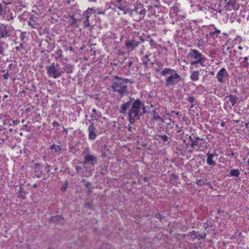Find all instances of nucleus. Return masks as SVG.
<instances>
[{
	"instance_id": "49530a36",
	"label": "nucleus",
	"mask_w": 249,
	"mask_h": 249,
	"mask_svg": "<svg viewBox=\"0 0 249 249\" xmlns=\"http://www.w3.org/2000/svg\"><path fill=\"white\" fill-rule=\"evenodd\" d=\"M8 76H9V73H8V72L7 71L6 73H5L4 74H3L2 75V77L4 79L7 80L8 79Z\"/></svg>"
},
{
	"instance_id": "338daca9",
	"label": "nucleus",
	"mask_w": 249,
	"mask_h": 249,
	"mask_svg": "<svg viewBox=\"0 0 249 249\" xmlns=\"http://www.w3.org/2000/svg\"><path fill=\"white\" fill-rule=\"evenodd\" d=\"M27 125H23L22 127L20 128V130H24L25 128H26Z\"/></svg>"
},
{
	"instance_id": "9b49d317",
	"label": "nucleus",
	"mask_w": 249,
	"mask_h": 249,
	"mask_svg": "<svg viewBox=\"0 0 249 249\" xmlns=\"http://www.w3.org/2000/svg\"><path fill=\"white\" fill-rule=\"evenodd\" d=\"M140 43V42L137 41L135 39L126 40L125 41V45L128 52H132Z\"/></svg>"
},
{
	"instance_id": "bb28decb",
	"label": "nucleus",
	"mask_w": 249,
	"mask_h": 249,
	"mask_svg": "<svg viewBox=\"0 0 249 249\" xmlns=\"http://www.w3.org/2000/svg\"><path fill=\"white\" fill-rule=\"evenodd\" d=\"M52 56L54 57L56 60H58L59 59L62 57V51L61 50H58L55 51L52 54Z\"/></svg>"
},
{
	"instance_id": "69168bd1",
	"label": "nucleus",
	"mask_w": 249,
	"mask_h": 249,
	"mask_svg": "<svg viewBox=\"0 0 249 249\" xmlns=\"http://www.w3.org/2000/svg\"><path fill=\"white\" fill-rule=\"evenodd\" d=\"M172 113H175L176 115H180V114L179 112H177L175 113V111H172Z\"/></svg>"
},
{
	"instance_id": "680f3d73",
	"label": "nucleus",
	"mask_w": 249,
	"mask_h": 249,
	"mask_svg": "<svg viewBox=\"0 0 249 249\" xmlns=\"http://www.w3.org/2000/svg\"><path fill=\"white\" fill-rule=\"evenodd\" d=\"M103 171L102 172V174L103 175H106L107 173V170L106 169L105 170H103Z\"/></svg>"
},
{
	"instance_id": "774afa93",
	"label": "nucleus",
	"mask_w": 249,
	"mask_h": 249,
	"mask_svg": "<svg viewBox=\"0 0 249 249\" xmlns=\"http://www.w3.org/2000/svg\"><path fill=\"white\" fill-rule=\"evenodd\" d=\"M140 38L141 41L140 42L141 43V42H144V41H145V40H144V39H143L142 36H140Z\"/></svg>"
},
{
	"instance_id": "c9c22d12",
	"label": "nucleus",
	"mask_w": 249,
	"mask_h": 249,
	"mask_svg": "<svg viewBox=\"0 0 249 249\" xmlns=\"http://www.w3.org/2000/svg\"><path fill=\"white\" fill-rule=\"evenodd\" d=\"M117 8L123 11V13L124 14H127V10L126 9V8L125 7H123L122 5H119V6H118L117 7Z\"/></svg>"
},
{
	"instance_id": "f03ea898",
	"label": "nucleus",
	"mask_w": 249,
	"mask_h": 249,
	"mask_svg": "<svg viewBox=\"0 0 249 249\" xmlns=\"http://www.w3.org/2000/svg\"><path fill=\"white\" fill-rule=\"evenodd\" d=\"M111 81L110 88L113 93H117L121 97L127 93V84L130 82L129 79L113 75L111 77Z\"/></svg>"
},
{
	"instance_id": "a211bd4d",
	"label": "nucleus",
	"mask_w": 249,
	"mask_h": 249,
	"mask_svg": "<svg viewBox=\"0 0 249 249\" xmlns=\"http://www.w3.org/2000/svg\"><path fill=\"white\" fill-rule=\"evenodd\" d=\"M228 98L229 99V101L231 102L232 107L234 106L238 101V98L232 94H230L229 95L225 97L224 99V101H227Z\"/></svg>"
},
{
	"instance_id": "a19ab883",
	"label": "nucleus",
	"mask_w": 249,
	"mask_h": 249,
	"mask_svg": "<svg viewBox=\"0 0 249 249\" xmlns=\"http://www.w3.org/2000/svg\"><path fill=\"white\" fill-rule=\"evenodd\" d=\"M14 18V16H13L12 15V13H10L9 15H7L6 16V20H8V21H10L11 20H12Z\"/></svg>"
},
{
	"instance_id": "b1692460",
	"label": "nucleus",
	"mask_w": 249,
	"mask_h": 249,
	"mask_svg": "<svg viewBox=\"0 0 249 249\" xmlns=\"http://www.w3.org/2000/svg\"><path fill=\"white\" fill-rule=\"evenodd\" d=\"M206 60V58L205 56L200 59L198 61H191L190 64L191 66H195L197 64H200L202 67L206 66V64H205V61Z\"/></svg>"
},
{
	"instance_id": "0e129e2a",
	"label": "nucleus",
	"mask_w": 249,
	"mask_h": 249,
	"mask_svg": "<svg viewBox=\"0 0 249 249\" xmlns=\"http://www.w3.org/2000/svg\"><path fill=\"white\" fill-rule=\"evenodd\" d=\"M229 156H231V157H233L235 155L234 152L231 151V153L230 154H229Z\"/></svg>"
},
{
	"instance_id": "603ef678",
	"label": "nucleus",
	"mask_w": 249,
	"mask_h": 249,
	"mask_svg": "<svg viewBox=\"0 0 249 249\" xmlns=\"http://www.w3.org/2000/svg\"><path fill=\"white\" fill-rule=\"evenodd\" d=\"M132 65H133V61H131V60L129 61L128 62V63H127V65H128V67H129V68H130L131 67V66H132Z\"/></svg>"
},
{
	"instance_id": "8fccbe9b",
	"label": "nucleus",
	"mask_w": 249,
	"mask_h": 249,
	"mask_svg": "<svg viewBox=\"0 0 249 249\" xmlns=\"http://www.w3.org/2000/svg\"><path fill=\"white\" fill-rule=\"evenodd\" d=\"M12 123L15 125H18L20 123V121L19 120H13L12 121Z\"/></svg>"
},
{
	"instance_id": "052dcab7",
	"label": "nucleus",
	"mask_w": 249,
	"mask_h": 249,
	"mask_svg": "<svg viewBox=\"0 0 249 249\" xmlns=\"http://www.w3.org/2000/svg\"><path fill=\"white\" fill-rule=\"evenodd\" d=\"M85 16L86 20H89L90 15H84Z\"/></svg>"
},
{
	"instance_id": "6e6552de",
	"label": "nucleus",
	"mask_w": 249,
	"mask_h": 249,
	"mask_svg": "<svg viewBox=\"0 0 249 249\" xmlns=\"http://www.w3.org/2000/svg\"><path fill=\"white\" fill-rule=\"evenodd\" d=\"M14 28L8 24L0 23V37L7 38L11 36Z\"/></svg>"
},
{
	"instance_id": "7ed1b4c3",
	"label": "nucleus",
	"mask_w": 249,
	"mask_h": 249,
	"mask_svg": "<svg viewBox=\"0 0 249 249\" xmlns=\"http://www.w3.org/2000/svg\"><path fill=\"white\" fill-rule=\"evenodd\" d=\"M160 74L167 77L165 81L166 87H174L178 84L181 80L180 75L175 70L170 68H165Z\"/></svg>"
},
{
	"instance_id": "0eeeda50",
	"label": "nucleus",
	"mask_w": 249,
	"mask_h": 249,
	"mask_svg": "<svg viewBox=\"0 0 249 249\" xmlns=\"http://www.w3.org/2000/svg\"><path fill=\"white\" fill-rule=\"evenodd\" d=\"M75 170L77 173L81 177H88L92 175L94 169H92L90 166H76Z\"/></svg>"
},
{
	"instance_id": "cd10ccee",
	"label": "nucleus",
	"mask_w": 249,
	"mask_h": 249,
	"mask_svg": "<svg viewBox=\"0 0 249 249\" xmlns=\"http://www.w3.org/2000/svg\"><path fill=\"white\" fill-rule=\"evenodd\" d=\"M63 69V70L64 71H66V72L67 74L71 73L73 72V66L71 65L65 64Z\"/></svg>"
},
{
	"instance_id": "4c0bfd02",
	"label": "nucleus",
	"mask_w": 249,
	"mask_h": 249,
	"mask_svg": "<svg viewBox=\"0 0 249 249\" xmlns=\"http://www.w3.org/2000/svg\"><path fill=\"white\" fill-rule=\"evenodd\" d=\"M26 34V32H22L19 36V37L22 41H23L24 40V39L25 38V35Z\"/></svg>"
},
{
	"instance_id": "864d4df0",
	"label": "nucleus",
	"mask_w": 249,
	"mask_h": 249,
	"mask_svg": "<svg viewBox=\"0 0 249 249\" xmlns=\"http://www.w3.org/2000/svg\"><path fill=\"white\" fill-rule=\"evenodd\" d=\"M69 149L70 150V152H71L74 149V146L73 145H70Z\"/></svg>"
},
{
	"instance_id": "2eb2a0df",
	"label": "nucleus",
	"mask_w": 249,
	"mask_h": 249,
	"mask_svg": "<svg viewBox=\"0 0 249 249\" xmlns=\"http://www.w3.org/2000/svg\"><path fill=\"white\" fill-rule=\"evenodd\" d=\"M224 7L226 10H234L236 11L239 9V5L235 0H230L226 3Z\"/></svg>"
},
{
	"instance_id": "bf43d9fd",
	"label": "nucleus",
	"mask_w": 249,
	"mask_h": 249,
	"mask_svg": "<svg viewBox=\"0 0 249 249\" xmlns=\"http://www.w3.org/2000/svg\"><path fill=\"white\" fill-rule=\"evenodd\" d=\"M172 10L174 12H176L177 11V8L173 7L172 8Z\"/></svg>"
},
{
	"instance_id": "5fc2aeb1",
	"label": "nucleus",
	"mask_w": 249,
	"mask_h": 249,
	"mask_svg": "<svg viewBox=\"0 0 249 249\" xmlns=\"http://www.w3.org/2000/svg\"><path fill=\"white\" fill-rule=\"evenodd\" d=\"M28 24L30 26H31L32 28H35V26L32 23L31 21H28Z\"/></svg>"
},
{
	"instance_id": "09e8293b",
	"label": "nucleus",
	"mask_w": 249,
	"mask_h": 249,
	"mask_svg": "<svg viewBox=\"0 0 249 249\" xmlns=\"http://www.w3.org/2000/svg\"><path fill=\"white\" fill-rule=\"evenodd\" d=\"M91 185V183L89 182H87L85 183V186H86V188H87V189L90 188Z\"/></svg>"
},
{
	"instance_id": "f8f14e48",
	"label": "nucleus",
	"mask_w": 249,
	"mask_h": 249,
	"mask_svg": "<svg viewBox=\"0 0 249 249\" xmlns=\"http://www.w3.org/2000/svg\"><path fill=\"white\" fill-rule=\"evenodd\" d=\"M148 10L150 11L151 13L155 16H159V14L161 11V5L160 3L154 4L147 6Z\"/></svg>"
},
{
	"instance_id": "13d9d810",
	"label": "nucleus",
	"mask_w": 249,
	"mask_h": 249,
	"mask_svg": "<svg viewBox=\"0 0 249 249\" xmlns=\"http://www.w3.org/2000/svg\"><path fill=\"white\" fill-rule=\"evenodd\" d=\"M63 132H64L66 135L68 134V131L66 128H65L64 127H63Z\"/></svg>"
},
{
	"instance_id": "c85d7f7f",
	"label": "nucleus",
	"mask_w": 249,
	"mask_h": 249,
	"mask_svg": "<svg viewBox=\"0 0 249 249\" xmlns=\"http://www.w3.org/2000/svg\"><path fill=\"white\" fill-rule=\"evenodd\" d=\"M199 72L198 71H192L190 76L191 79L194 81H196L199 79Z\"/></svg>"
},
{
	"instance_id": "7c9ffc66",
	"label": "nucleus",
	"mask_w": 249,
	"mask_h": 249,
	"mask_svg": "<svg viewBox=\"0 0 249 249\" xmlns=\"http://www.w3.org/2000/svg\"><path fill=\"white\" fill-rule=\"evenodd\" d=\"M240 175V171L238 169H232L231 170L229 175L231 177H238Z\"/></svg>"
},
{
	"instance_id": "72a5a7b5",
	"label": "nucleus",
	"mask_w": 249,
	"mask_h": 249,
	"mask_svg": "<svg viewBox=\"0 0 249 249\" xmlns=\"http://www.w3.org/2000/svg\"><path fill=\"white\" fill-rule=\"evenodd\" d=\"M159 138H160L164 142H165L168 141V137L167 136L165 135H158Z\"/></svg>"
},
{
	"instance_id": "423d86ee",
	"label": "nucleus",
	"mask_w": 249,
	"mask_h": 249,
	"mask_svg": "<svg viewBox=\"0 0 249 249\" xmlns=\"http://www.w3.org/2000/svg\"><path fill=\"white\" fill-rule=\"evenodd\" d=\"M34 170L35 176L40 178L42 175L48 174L50 172V165L46 164L44 166L40 163L35 164Z\"/></svg>"
},
{
	"instance_id": "473e14b6",
	"label": "nucleus",
	"mask_w": 249,
	"mask_h": 249,
	"mask_svg": "<svg viewBox=\"0 0 249 249\" xmlns=\"http://www.w3.org/2000/svg\"><path fill=\"white\" fill-rule=\"evenodd\" d=\"M196 184L199 186H203V185H205V182H204V181L203 179H197L196 180Z\"/></svg>"
},
{
	"instance_id": "e433bc0d",
	"label": "nucleus",
	"mask_w": 249,
	"mask_h": 249,
	"mask_svg": "<svg viewBox=\"0 0 249 249\" xmlns=\"http://www.w3.org/2000/svg\"><path fill=\"white\" fill-rule=\"evenodd\" d=\"M93 11L92 8H89L85 12L84 15H91V12Z\"/></svg>"
},
{
	"instance_id": "79ce46f5",
	"label": "nucleus",
	"mask_w": 249,
	"mask_h": 249,
	"mask_svg": "<svg viewBox=\"0 0 249 249\" xmlns=\"http://www.w3.org/2000/svg\"><path fill=\"white\" fill-rule=\"evenodd\" d=\"M13 0H2V2L5 5H10L12 3Z\"/></svg>"
},
{
	"instance_id": "f3484780",
	"label": "nucleus",
	"mask_w": 249,
	"mask_h": 249,
	"mask_svg": "<svg viewBox=\"0 0 249 249\" xmlns=\"http://www.w3.org/2000/svg\"><path fill=\"white\" fill-rule=\"evenodd\" d=\"M207 163L210 166H215L216 164V162L213 160V158L214 157V156H217V154L216 153H215L214 154H211L210 152H208L207 154Z\"/></svg>"
},
{
	"instance_id": "393cba45",
	"label": "nucleus",
	"mask_w": 249,
	"mask_h": 249,
	"mask_svg": "<svg viewBox=\"0 0 249 249\" xmlns=\"http://www.w3.org/2000/svg\"><path fill=\"white\" fill-rule=\"evenodd\" d=\"M50 149L52 150V151H53L58 155H60L61 154V145L53 144L51 146Z\"/></svg>"
},
{
	"instance_id": "a18cd8bd",
	"label": "nucleus",
	"mask_w": 249,
	"mask_h": 249,
	"mask_svg": "<svg viewBox=\"0 0 249 249\" xmlns=\"http://www.w3.org/2000/svg\"><path fill=\"white\" fill-rule=\"evenodd\" d=\"M3 124L4 125L11 126V124L9 123V121L8 120H4L3 121Z\"/></svg>"
},
{
	"instance_id": "de8ad7c7",
	"label": "nucleus",
	"mask_w": 249,
	"mask_h": 249,
	"mask_svg": "<svg viewBox=\"0 0 249 249\" xmlns=\"http://www.w3.org/2000/svg\"><path fill=\"white\" fill-rule=\"evenodd\" d=\"M52 125L53 127L55 126H59L60 124H59V123L57 122L56 121H54L52 123Z\"/></svg>"
},
{
	"instance_id": "2f4dec72",
	"label": "nucleus",
	"mask_w": 249,
	"mask_h": 249,
	"mask_svg": "<svg viewBox=\"0 0 249 249\" xmlns=\"http://www.w3.org/2000/svg\"><path fill=\"white\" fill-rule=\"evenodd\" d=\"M21 185H22V184H20V185L19 186H18V188L16 189L18 193L25 194L26 193L25 191L21 187Z\"/></svg>"
},
{
	"instance_id": "9d476101",
	"label": "nucleus",
	"mask_w": 249,
	"mask_h": 249,
	"mask_svg": "<svg viewBox=\"0 0 249 249\" xmlns=\"http://www.w3.org/2000/svg\"><path fill=\"white\" fill-rule=\"evenodd\" d=\"M135 4V8L133 11L139 14L140 19H143L146 13L145 9L144 8L143 4L138 1L136 2Z\"/></svg>"
},
{
	"instance_id": "37998d69",
	"label": "nucleus",
	"mask_w": 249,
	"mask_h": 249,
	"mask_svg": "<svg viewBox=\"0 0 249 249\" xmlns=\"http://www.w3.org/2000/svg\"><path fill=\"white\" fill-rule=\"evenodd\" d=\"M16 50H17V51H18L19 50H21V49H23V50H24V47H23V45L22 43H20L19 44V46H17L15 48Z\"/></svg>"
},
{
	"instance_id": "6ab92c4d",
	"label": "nucleus",
	"mask_w": 249,
	"mask_h": 249,
	"mask_svg": "<svg viewBox=\"0 0 249 249\" xmlns=\"http://www.w3.org/2000/svg\"><path fill=\"white\" fill-rule=\"evenodd\" d=\"M92 112L93 114H92L90 117L92 118L91 120L98 121L100 118L102 117V114L100 112L97 111L95 108H93L92 110Z\"/></svg>"
},
{
	"instance_id": "20e7f679",
	"label": "nucleus",
	"mask_w": 249,
	"mask_h": 249,
	"mask_svg": "<svg viewBox=\"0 0 249 249\" xmlns=\"http://www.w3.org/2000/svg\"><path fill=\"white\" fill-rule=\"evenodd\" d=\"M47 73L50 77L56 79L60 77L65 71L63 70L60 67L59 64H54L53 63L51 65L46 67Z\"/></svg>"
},
{
	"instance_id": "c756f323",
	"label": "nucleus",
	"mask_w": 249,
	"mask_h": 249,
	"mask_svg": "<svg viewBox=\"0 0 249 249\" xmlns=\"http://www.w3.org/2000/svg\"><path fill=\"white\" fill-rule=\"evenodd\" d=\"M153 119H155L156 121H159L161 122H164V120L163 118L160 117L159 113L156 112L155 110L153 111Z\"/></svg>"
},
{
	"instance_id": "58836bf2",
	"label": "nucleus",
	"mask_w": 249,
	"mask_h": 249,
	"mask_svg": "<svg viewBox=\"0 0 249 249\" xmlns=\"http://www.w3.org/2000/svg\"><path fill=\"white\" fill-rule=\"evenodd\" d=\"M154 216L156 218L159 219L160 220H162L164 218V216L161 215L159 213H155Z\"/></svg>"
},
{
	"instance_id": "e2e57ef3",
	"label": "nucleus",
	"mask_w": 249,
	"mask_h": 249,
	"mask_svg": "<svg viewBox=\"0 0 249 249\" xmlns=\"http://www.w3.org/2000/svg\"><path fill=\"white\" fill-rule=\"evenodd\" d=\"M69 50L71 51V52H74V50H73V48L72 46H70L69 48Z\"/></svg>"
},
{
	"instance_id": "ddd939ff",
	"label": "nucleus",
	"mask_w": 249,
	"mask_h": 249,
	"mask_svg": "<svg viewBox=\"0 0 249 249\" xmlns=\"http://www.w3.org/2000/svg\"><path fill=\"white\" fill-rule=\"evenodd\" d=\"M188 56L191 58L195 59L194 61H198L204 56L201 53L195 49H191Z\"/></svg>"
},
{
	"instance_id": "aec40b11",
	"label": "nucleus",
	"mask_w": 249,
	"mask_h": 249,
	"mask_svg": "<svg viewBox=\"0 0 249 249\" xmlns=\"http://www.w3.org/2000/svg\"><path fill=\"white\" fill-rule=\"evenodd\" d=\"M191 235L194 236V239H197L198 240L205 239L206 237V234L203 233L202 234H200L198 231H193L190 233Z\"/></svg>"
},
{
	"instance_id": "ea45409f",
	"label": "nucleus",
	"mask_w": 249,
	"mask_h": 249,
	"mask_svg": "<svg viewBox=\"0 0 249 249\" xmlns=\"http://www.w3.org/2000/svg\"><path fill=\"white\" fill-rule=\"evenodd\" d=\"M187 100L189 103L191 104H194L196 102L195 98L193 96L188 97Z\"/></svg>"
},
{
	"instance_id": "dca6fc26",
	"label": "nucleus",
	"mask_w": 249,
	"mask_h": 249,
	"mask_svg": "<svg viewBox=\"0 0 249 249\" xmlns=\"http://www.w3.org/2000/svg\"><path fill=\"white\" fill-rule=\"evenodd\" d=\"M228 76V73L225 68H223L220 70L216 74L217 81L220 83H223L224 81V78Z\"/></svg>"
},
{
	"instance_id": "3c124183",
	"label": "nucleus",
	"mask_w": 249,
	"mask_h": 249,
	"mask_svg": "<svg viewBox=\"0 0 249 249\" xmlns=\"http://www.w3.org/2000/svg\"><path fill=\"white\" fill-rule=\"evenodd\" d=\"M76 21H77V19H75V18H74V19H73V21L72 22H71V25H75V26H76Z\"/></svg>"
},
{
	"instance_id": "f257e3e1",
	"label": "nucleus",
	"mask_w": 249,
	"mask_h": 249,
	"mask_svg": "<svg viewBox=\"0 0 249 249\" xmlns=\"http://www.w3.org/2000/svg\"><path fill=\"white\" fill-rule=\"evenodd\" d=\"M146 112L145 106L140 100H135L130 97L129 100L122 104L120 106L119 113L127 114L129 123L133 124L135 121Z\"/></svg>"
},
{
	"instance_id": "a878e982",
	"label": "nucleus",
	"mask_w": 249,
	"mask_h": 249,
	"mask_svg": "<svg viewBox=\"0 0 249 249\" xmlns=\"http://www.w3.org/2000/svg\"><path fill=\"white\" fill-rule=\"evenodd\" d=\"M178 176L175 174H172L169 177L170 182L173 185H176L178 183L177 179Z\"/></svg>"
},
{
	"instance_id": "412c9836",
	"label": "nucleus",
	"mask_w": 249,
	"mask_h": 249,
	"mask_svg": "<svg viewBox=\"0 0 249 249\" xmlns=\"http://www.w3.org/2000/svg\"><path fill=\"white\" fill-rule=\"evenodd\" d=\"M248 56H246L244 58L240 57L239 58V61L242 60L240 63V67L243 68H248L249 67V63L248 62Z\"/></svg>"
},
{
	"instance_id": "1a4fd4ad",
	"label": "nucleus",
	"mask_w": 249,
	"mask_h": 249,
	"mask_svg": "<svg viewBox=\"0 0 249 249\" xmlns=\"http://www.w3.org/2000/svg\"><path fill=\"white\" fill-rule=\"evenodd\" d=\"M190 145L191 147L196 146L199 148L203 147L205 140L203 138H200L196 134H192L189 137Z\"/></svg>"
},
{
	"instance_id": "6e6d98bb",
	"label": "nucleus",
	"mask_w": 249,
	"mask_h": 249,
	"mask_svg": "<svg viewBox=\"0 0 249 249\" xmlns=\"http://www.w3.org/2000/svg\"><path fill=\"white\" fill-rule=\"evenodd\" d=\"M225 125H226V124H225V122L222 121V122H221V123H220V126H221V127H224V126H225Z\"/></svg>"
},
{
	"instance_id": "5701e85b",
	"label": "nucleus",
	"mask_w": 249,
	"mask_h": 249,
	"mask_svg": "<svg viewBox=\"0 0 249 249\" xmlns=\"http://www.w3.org/2000/svg\"><path fill=\"white\" fill-rule=\"evenodd\" d=\"M51 219L53 222L60 223L61 224H62L64 222L63 217L59 215L52 216Z\"/></svg>"
},
{
	"instance_id": "4d7b16f0",
	"label": "nucleus",
	"mask_w": 249,
	"mask_h": 249,
	"mask_svg": "<svg viewBox=\"0 0 249 249\" xmlns=\"http://www.w3.org/2000/svg\"><path fill=\"white\" fill-rule=\"evenodd\" d=\"M2 13V5L0 3V16L1 15Z\"/></svg>"
},
{
	"instance_id": "4468645a",
	"label": "nucleus",
	"mask_w": 249,
	"mask_h": 249,
	"mask_svg": "<svg viewBox=\"0 0 249 249\" xmlns=\"http://www.w3.org/2000/svg\"><path fill=\"white\" fill-rule=\"evenodd\" d=\"M89 139L90 140H94L97 136V131L93 122H90V124L88 128Z\"/></svg>"
},
{
	"instance_id": "4be33fe9",
	"label": "nucleus",
	"mask_w": 249,
	"mask_h": 249,
	"mask_svg": "<svg viewBox=\"0 0 249 249\" xmlns=\"http://www.w3.org/2000/svg\"><path fill=\"white\" fill-rule=\"evenodd\" d=\"M8 45L3 41H0V54L2 56L5 55V51L8 48Z\"/></svg>"
},
{
	"instance_id": "f704fd0d",
	"label": "nucleus",
	"mask_w": 249,
	"mask_h": 249,
	"mask_svg": "<svg viewBox=\"0 0 249 249\" xmlns=\"http://www.w3.org/2000/svg\"><path fill=\"white\" fill-rule=\"evenodd\" d=\"M149 60V59H148V56L147 55H145L144 56V58H143V60H142V65H144V66H147V64H148V61Z\"/></svg>"
},
{
	"instance_id": "39448f33",
	"label": "nucleus",
	"mask_w": 249,
	"mask_h": 249,
	"mask_svg": "<svg viewBox=\"0 0 249 249\" xmlns=\"http://www.w3.org/2000/svg\"><path fill=\"white\" fill-rule=\"evenodd\" d=\"M84 161L83 162V166L89 164L90 166L94 167L95 164L97 162V156L92 155L90 153V151L89 147L85 149L82 153Z\"/></svg>"
},
{
	"instance_id": "c03bdc74",
	"label": "nucleus",
	"mask_w": 249,
	"mask_h": 249,
	"mask_svg": "<svg viewBox=\"0 0 249 249\" xmlns=\"http://www.w3.org/2000/svg\"><path fill=\"white\" fill-rule=\"evenodd\" d=\"M84 25L85 27L90 26L89 20H85L84 21Z\"/></svg>"
}]
</instances>
